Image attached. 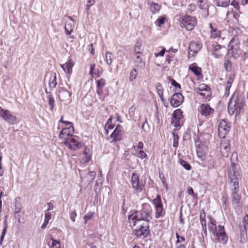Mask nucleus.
Masks as SVG:
<instances>
[{"instance_id": "nucleus-1", "label": "nucleus", "mask_w": 248, "mask_h": 248, "mask_svg": "<svg viewBox=\"0 0 248 248\" xmlns=\"http://www.w3.org/2000/svg\"><path fill=\"white\" fill-rule=\"evenodd\" d=\"M151 218V212L144 210L137 211L128 216L129 223L137 237L147 236L150 232L149 222Z\"/></svg>"}, {"instance_id": "nucleus-2", "label": "nucleus", "mask_w": 248, "mask_h": 248, "mask_svg": "<svg viewBox=\"0 0 248 248\" xmlns=\"http://www.w3.org/2000/svg\"><path fill=\"white\" fill-rule=\"evenodd\" d=\"M245 105L244 96L238 95L237 93H234L228 103L229 113L232 115L235 112L236 114H239Z\"/></svg>"}, {"instance_id": "nucleus-3", "label": "nucleus", "mask_w": 248, "mask_h": 248, "mask_svg": "<svg viewBox=\"0 0 248 248\" xmlns=\"http://www.w3.org/2000/svg\"><path fill=\"white\" fill-rule=\"evenodd\" d=\"M237 157V154L236 152H233L232 154L231 157V165L230 168L228 170V176L229 180L232 185L235 183L238 184V180L241 178V172L239 166L236 165L233 160V158H236Z\"/></svg>"}, {"instance_id": "nucleus-4", "label": "nucleus", "mask_w": 248, "mask_h": 248, "mask_svg": "<svg viewBox=\"0 0 248 248\" xmlns=\"http://www.w3.org/2000/svg\"><path fill=\"white\" fill-rule=\"evenodd\" d=\"M228 54L234 59L239 57L240 53V40L238 36L232 37L229 42L228 48Z\"/></svg>"}, {"instance_id": "nucleus-5", "label": "nucleus", "mask_w": 248, "mask_h": 248, "mask_svg": "<svg viewBox=\"0 0 248 248\" xmlns=\"http://www.w3.org/2000/svg\"><path fill=\"white\" fill-rule=\"evenodd\" d=\"M197 24V19L195 17L185 16L181 20V25L187 31L192 30Z\"/></svg>"}, {"instance_id": "nucleus-6", "label": "nucleus", "mask_w": 248, "mask_h": 248, "mask_svg": "<svg viewBox=\"0 0 248 248\" xmlns=\"http://www.w3.org/2000/svg\"><path fill=\"white\" fill-rule=\"evenodd\" d=\"M232 190V200L234 208L236 209L239 207V202L241 199V196L238 194L239 191V184L235 183L231 186Z\"/></svg>"}, {"instance_id": "nucleus-7", "label": "nucleus", "mask_w": 248, "mask_h": 248, "mask_svg": "<svg viewBox=\"0 0 248 248\" xmlns=\"http://www.w3.org/2000/svg\"><path fill=\"white\" fill-rule=\"evenodd\" d=\"M153 203L155 206V217L159 218L162 217L164 214L163 205L159 195H157L156 197L153 200Z\"/></svg>"}, {"instance_id": "nucleus-8", "label": "nucleus", "mask_w": 248, "mask_h": 248, "mask_svg": "<svg viewBox=\"0 0 248 248\" xmlns=\"http://www.w3.org/2000/svg\"><path fill=\"white\" fill-rule=\"evenodd\" d=\"M218 232V233H215V235L213 236L215 237V240L221 244H226L228 241V237L225 232L224 226L219 225Z\"/></svg>"}, {"instance_id": "nucleus-9", "label": "nucleus", "mask_w": 248, "mask_h": 248, "mask_svg": "<svg viewBox=\"0 0 248 248\" xmlns=\"http://www.w3.org/2000/svg\"><path fill=\"white\" fill-rule=\"evenodd\" d=\"M64 144L68 148L73 150L79 149L82 146V143L76 140L73 136L66 138Z\"/></svg>"}, {"instance_id": "nucleus-10", "label": "nucleus", "mask_w": 248, "mask_h": 248, "mask_svg": "<svg viewBox=\"0 0 248 248\" xmlns=\"http://www.w3.org/2000/svg\"><path fill=\"white\" fill-rule=\"evenodd\" d=\"M0 116L8 123L17 122L16 117L12 115L8 110L3 109L0 107Z\"/></svg>"}, {"instance_id": "nucleus-11", "label": "nucleus", "mask_w": 248, "mask_h": 248, "mask_svg": "<svg viewBox=\"0 0 248 248\" xmlns=\"http://www.w3.org/2000/svg\"><path fill=\"white\" fill-rule=\"evenodd\" d=\"M213 51L212 53L216 59L221 58L225 54L226 48L225 46H222L218 44L212 45Z\"/></svg>"}, {"instance_id": "nucleus-12", "label": "nucleus", "mask_w": 248, "mask_h": 248, "mask_svg": "<svg viewBox=\"0 0 248 248\" xmlns=\"http://www.w3.org/2000/svg\"><path fill=\"white\" fill-rule=\"evenodd\" d=\"M183 95L179 93H174L170 100L171 106L174 108L180 106L184 101Z\"/></svg>"}, {"instance_id": "nucleus-13", "label": "nucleus", "mask_w": 248, "mask_h": 248, "mask_svg": "<svg viewBox=\"0 0 248 248\" xmlns=\"http://www.w3.org/2000/svg\"><path fill=\"white\" fill-rule=\"evenodd\" d=\"M198 110L202 116L206 117L210 116L214 112V109L208 104H202Z\"/></svg>"}, {"instance_id": "nucleus-14", "label": "nucleus", "mask_w": 248, "mask_h": 248, "mask_svg": "<svg viewBox=\"0 0 248 248\" xmlns=\"http://www.w3.org/2000/svg\"><path fill=\"white\" fill-rule=\"evenodd\" d=\"M220 144V151L222 155L227 157L230 151L229 141L226 139H223L221 140Z\"/></svg>"}, {"instance_id": "nucleus-15", "label": "nucleus", "mask_w": 248, "mask_h": 248, "mask_svg": "<svg viewBox=\"0 0 248 248\" xmlns=\"http://www.w3.org/2000/svg\"><path fill=\"white\" fill-rule=\"evenodd\" d=\"M201 48V46L200 44L195 42H190L188 47V58L194 56Z\"/></svg>"}, {"instance_id": "nucleus-16", "label": "nucleus", "mask_w": 248, "mask_h": 248, "mask_svg": "<svg viewBox=\"0 0 248 248\" xmlns=\"http://www.w3.org/2000/svg\"><path fill=\"white\" fill-rule=\"evenodd\" d=\"M74 129L73 125H70L68 127L63 128L60 134V137L63 139L65 140L66 138L73 136L72 134L74 133Z\"/></svg>"}, {"instance_id": "nucleus-17", "label": "nucleus", "mask_w": 248, "mask_h": 248, "mask_svg": "<svg viewBox=\"0 0 248 248\" xmlns=\"http://www.w3.org/2000/svg\"><path fill=\"white\" fill-rule=\"evenodd\" d=\"M131 183L133 187L138 192H140L143 189V186L139 184V176L135 173H133L131 176Z\"/></svg>"}, {"instance_id": "nucleus-18", "label": "nucleus", "mask_w": 248, "mask_h": 248, "mask_svg": "<svg viewBox=\"0 0 248 248\" xmlns=\"http://www.w3.org/2000/svg\"><path fill=\"white\" fill-rule=\"evenodd\" d=\"M89 66V75L93 78H96L101 76L102 73V70H100L98 68H95L96 65L95 63H91L90 64Z\"/></svg>"}, {"instance_id": "nucleus-19", "label": "nucleus", "mask_w": 248, "mask_h": 248, "mask_svg": "<svg viewBox=\"0 0 248 248\" xmlns=\"http://www.w3.org/2000/svg\"><path fill=\"white\" fill-rule=\"evenodd\" d=\"M122 137L121 125H117L115 130L111 134L110 137L113 140L119 141L121 140Z\"/></svg>"}, {"instance_id": "nucleus-20", "label": "nucleus", "mask_w": 248, "mask_h": 248, "mask_svg": "<svg viewBox=\"0 0 248 248\" xmlns=\"http://www.w3.org/2000/svg\"><path fill=\"white\" fill-rule=\"evenodd\" d=\"M182 116V111L180 109H176L173 113L171 124H180Z\"/></svg>"}, {"instance_id": "nucleus-21", "label": "nucleus", "mask_w": 248, "mask_h": 248, "mask_svg": "<svg viewBox=\"0 0 248 248\" xmlns=\"http://www.w3.org/2000/svg\"><path fill=\"white\" fill-rule=\"evenodd\" d=\"M230 125H219L218 128V136L220 138H224L230 131Z\"/></svg>"}, {"instance_id": "nucleus-22", "label": "nucleus", "mask_w": 248, "mask_h": 248, "mask_svg": "<svg viewBox=\"0 0 248 248\" xmlns=\"http://www.w3.org/2000/svg\"><path fill=\"white\" fill-rule=\"evenodd\" d=\"M210 222L208 224V230L212 234L213 236L215 235V233H218L219 229V225L217 226L215 224L216 221L210 218Z\"/></svg>"}, {"instance_id": "nucleus-23", "label": "nucleus", "mask_w": 248, "mask_h": 248, "mask_svg": "<svg viewBox=\"0 0 248 248\" xmlns=\"http://www.w3.org/2000/svg\"><path fill=\"white\" fill-rule=\"evenodd\" d=\"M74 63L72 60L70 59L64 64H61V67L65 73L71 74L72 72V67Z\"/></svg>"}, {"instance_id": "nucleus-24", "label": "nucleus", "mask_w": 248, "mask_h": 248, "mask_svg": "<svg viewBox=\"0 0 248 248\" xmlns=\"http://www.w3.org/2000/svg\"><path fill=\"white\" fill-rule=\"evenodd\" d=\"M90 149L86 147L83 155V156L80 159V162L84 164L89 161L91 159Z\"/></svg>"}, {"instance_id": "nucleus-25", "label": "nucleus", "mask_w": 248, "mask_h": 248, "mask_svg": "<svg viewBox=\"0 0 248 248\" xmlns=\"http://www.w3.org/2000/svg\"><path fill=\"white\" fill-rule=\"evenodd\" d=\"M188 69L191 71L196 76L199 77L202 75V69L198 67L195 62L189 65Z\"/></svg>"}, {"instance_id": "nucleus-26", "label": "nucleus", "mask_w": 248, "mask_h": 248, "mask_svg": "<svg viewBox=\"0 0 248 248\" xmlns=\"http://www.w3.org/2000/svg\"><path fill=\"white\" fill-rule=\"evenodd\" d=\"M141 54H135L133 57V60L136 63L137 66L143 67L145 65V63L143 62L142 58L140 56Z\"/></svg>"}, {"instance_id": "nucleus-27", "label": "nucleus", "mask_w": 248, "mask_h": 248, "mask_svg": "<svg viewBox=\"0 0 248 248\" xmlns=\"http://www.w3.org/2000/svg\"><path fill=\"white\" fill-rule=\"evenodd\" d=\"M209 27L211 29V37L213 39L219 37L221 33L220 31L216 28H214L212 23L210 24Z\"/></svg>"}, {"instance_id": "nucleus-28", "label": "nucleus", "mask_w": 248, "mask_h": 248, "mask_svg": "<svg viewBox=\"0 0 248 248\" xmlns=\"http://www.w3.org/2000/svg\"><path fill=\"white\" fill-rule=\"evenodd\" d=\"M56 73H54L51 74L48 83L49 86L50 88L53 89L57 85V82L56 81Z\"/></svg>"}, {"instance_id": "nucleus-29", "label": "nucleus", "mask_w": 248, "mask_h": 248, "mask_svg": "<svg viewBox=\"0 0 248 248\" xmlns=\"http://www.w3.org/2000/svg\"><path fill=\"white\" fill-rule=\"evenodd\" d=\"M200 8L206 12L208 15V5L207 0H197Z\"/></svg>"}, {"instance_id": "nucleus-30", "label": "nucleus", "mask_w": 248, "mask_h": 248, "mask_svg": "<svg viewBox=\"0 0 248 248\" xmlns=\"http://www.w3.org/2000/svg\"><path fill=\"white\" fill-rule=\"evenodd\" d=\"M205 213L203 212L202 214H201L200 215V220L202 225V229L204 232V233L206 235H207V229H206V220L205 219Z\"/></svg>"}, {"instance_id": "nucleus-31", "label": "nucleus", "mask_w": 248, "mask_h": 248, "mask_svg": "<svg viewBox=\"0 0 248 248\" xmlns=\"http://www.w3.org/2000/svg\"><path fill=\"white\" fill-rule=\"evenodd\" d=\"M216 4L217 6L226 7L230 3V0H215Z\"/></svg>"}, {"instance_id": "nucleus-32", "label": "nucleus", "mask_w": 248, "mask_h": 248, "mask_svg": "<svg viewBox=\"0 0 248 248\" xmlns=\"http://www.w3.org/2000/svg\"><path fill=\"white\" fill-rule=\"evenodd\" d=\"M197 156L202 161L206 159V152L199 147L197 150Z\"/></svg>"}, {"instance_id": "nucleus-33", "label": "nucleus", "mask_w": 248, "mask_h": 248, "mask_svg": "<svg viewBox=\"0 0 248 248\" xmlns=\"http://www.w3.org/2000/svg\"><path fill=\"white\" fill-rule=\"evenodd\" d=\"M160 8V6L158 3L153 2L150 5V10L152 13L155 14L158 12Z\"/></svg>"}, {"instance_id": "nucleus-34", "label": "nucleus", "mask_w": 248, "mask_h": 248, "mask_svg": "<svg viewBox=\"0 0 248 248\" xmlns=\"http://www.w3.org/2000/svg\"><path fill=\"white\" fill-rule=\"evenodd\" d=\"M50 240H51L52 242L51 244L49 245V247L50 248H61V244L60 242L54 239L53 237L50 236Z\"/></svg>"}, {"instance_id": "nucleus-35", "label": "nucleus", "mask_w": 248, "mask_h": 248, "mask_svg": "<svg viewBox=\"0 0 248 248\" xmlns=\"http://www.w3.org/2000/svg\"><path fill=\"white\" fill-rule=\"evenodd\" d=\"M106 60L108 65L112 63L113 56L112 53L107 51L105 53Z\"/></svg>"}, {"instance_id": "nucleus-36", "label": "nucleus", "mask_w": 248, "mask_h": 248, "mask_svg": "<svg viewBox=\"0 0 248 248\" xmlns=\"http://www.w3.org/2000/svg\"><path fill=\"white\" fill-rule=\"evenodd\" d=\"M207 91H210V88L206 85L204 84H202L200 85L199 87L197 89V93H200V92H207Z\"/></svg>"}, {"instance_id": "nucleus-37", "label": "nucleus", "mask_w": 248, "mask_h": 248, "mask_svg": "<svg viewBox=\"0 0 248 248\" xmlns=\"http://www.w3.org/2000/svg\"><path fill=\"white\" fill-rule=\"evenodd\" d=\"M4 228H3V230H2V233H1V236H0V243L3 241L5 235L6 233V232H7V227H8V224H7V220L6 219H5V220L4 221Z\"/></svg>"}, {"instance_id": "nucleus-38", "label": "nucleus", "mask_w": 248, "mask_h": 248, "mask_svg": "<svg viewBox=\"0 0 248 248\" xmlns=\"http://www.w3.org/2000/svg\"><path fill=\"white\" fill-rule=\"evenodd\" d=\"M137 75H138V71H137V70H136V68H133L131 70V72L130 73L129 80L130 81H133L137 78Z\"/></svg>"}, {"instance_id": "nucleus-39", "label": "nucleus", "mask_w": 248, "mask_h": 248, "mask_svg": "<svg viewBox=\"0 0 248 248\" xmlns=\"http://www.w3.org/2000/svg\"><path fill=\"white\" fill-rule=\"evenodd\" d=\"M198 93L201 96H203V97L206 100H209L211 98V93L210 91H207V92H200Z\"/></svg>"}, {"instance_id": "nucleus-40", "label": "nucleus", "mask_w": 248, "mask_h": 248, "mask_svg": "<svg viewBox=\"0 0 248 248\" xmlns=\"http://www.w3.org/2000/svg\"><path fill=\"white\" fill-rule=\"evenodd\" d=\"M141 43L140 42H137L136 44H135V47H134V52L135 54H141Z\"/></svg>"}, {"instance_id": "nucleus-41", "label": "nucleus", "mask_w": 248, "mask_h": 248, "mask_svg": "<svg viewBox=\"0 0 248 248\" xmlns=\"http://www.w3.org/2000/svg\"><path fill=\"white\" fill-rule=\"evenodd\" d=\"M48 98L49 105L50 106V109L52 110L54 108L55 106V100L51 94H49L48 95Z\"/></svg>"}, {"instance_id": "nucleus-42", "label": "nucleus", "mask_w": 248, "mask_h": 248, "mask_svg": "<svg viewBox=\"0 0 248 248\" xmlns=\"http://www.w3.org/2000/svg\"><path fill=\"white\" fill-rule=\"evenodd\" d=\"M64 29L65 32L67 35L70 34L73 31L72 26L70 23H66L65 25Z\"/></svg>"}, {"instance_id": "nucleus-43", "label": "nucleus", "mask_w": 248, "mask_h": 248, "mask_svg": "<svg viewBox=\"0 0 248 248\" xmlns=\"http://www.w3.org/2000/svg\"><path fill=\"white\" fill-rule=\"evenodd\" d=\"M156 89L159 96L163 95V89L160 83H158L156 84Z\"/></svg>"}, {"instance_id": "nucleus-44", "label": "nucleus", "mask_w": 248, "mask_h": 248, "mask_svg": "<svg viewBox=\"0 0 248 248\" xmlns=\"http://www.w3.org/2000/svg\"><path fill=\"white\" fill-rule=\"evenodd\" d=\"M232 64L230 61L227 60L225 61L224 66L226 70L230 71L232 69Z\"/></svg>"}, {"instance_id": "nucleus-45", "label": "nucleus", "mask_w": 248, "mask_h": 248, "mask_svg": "<svg viewBox=\"0 0 248 248\" xmlns=\"http://www.w3.org/2000/svg\"><path fill=\"white\" fill-rule=\"evenodd\" d=\"M105 80L103 78H101L96 81L97 88H103L105 85Z\"/></svg>"}, {"instance_id": "nucleus-46", "label": "nucleus", "mask_w": 248, "mask_h": 248, "mask_svg": "<svg viewBox=\"0 0 248 248\" xmlns=\"http://www.w3.org/2000/svg\"><path fill=\"white\" fill-rule=\"evenodd\" d=\"M165 22V17L163 16L159 17L155 22V24L156 26L161 27Z\"/></svg>"}, {"instance_id": "nucleus-47", "label": "nucleus", "mask_w": 248, "mask_h": 248, "mask_svg": "<svg viewBox=\"0 0 248 248\" xmlns=\"http://www.w3.org/2000/svg\"><path fill=\"white\" fill-rule=\"evenodd\" d=\"M137 156L141 159L147 158V154L142 150H139L137 153Z\"/></svg>"}, {"instance_id": "nucleus-48", "label": "nucleus", "mask_w": 248, "mask_h": 248, "mask_svg": "<svg viewBox=\"0 0 248 248\" xmlns=\"http://www.w3.org/2000/svg\"><path fill=\"white\" fill-rule=\"evenodd\" d=\"M180 163L181 165L184 168H185V169H186V170H190L191 166L189 164H188V163L186 161L183 160H181L180 161Z\"/></svg>"}, {"instance_id": "nucleus-49", "label": "nucleus", "mask_w": 248, "mask_h": 248, "mask_svg": "<svg viewBox=\"0 0 248 248\" xmlns=\"http://www.w3.org/2000/svg\"><path fill=\"white\" fill-rule=\"evenodd\" d=\"M231 5L236 10H239L240 8L239 2L238 0H233Z\"/></svg>"}, {"instance_id": "nucleus-50", "label": "nucleus", "mask_w": 248, "mask_h": 248, "mask_svg": "<svg viewBox=\"0 0 248 248\" xmlns=\"http://www.w3.org/2000/svg\"><path fill=\"white\" fill-rule=\"evenodd\" d=\"M235 78V75H232L228 78L226 83L227 86H232V85L234 81Z\"/></svg>"}, {"instance_id": "nucleus-51", "label": "nucleus", "mask_w": 248, "mask_h": 248, "mask_svg": "<svg viewBox=\"0 0 248 248\" xmlns=\"http://www.w3.org/2000/svg\"><path fill=\"white\" fill-rule=\"evenodd\" d=\"M113 122L114 123H122V121L121 120V117L117 114L115 113L114 116H113Z\"/></svg>"}, {"instance_id": "nucleus-52", "label": "nucleus", "mask_w": 248, "mask_h": 248, "mask_svg": "<svg viewBox=\"0 0 248 248\" xmlns=\"http://www.w3.org/2000/svg\"><path fill=\"white\" fill-rule=\"evenodd\" d=\"M51 218V214L49 212H46L45 214V221L46 223H48Z\"/></svg>"}, {"instance_id": "nucleus-53", "label": "nucleus", "mask_w": 248, "mask_h": 248, "mask_svg": "<svg viewBox=\"0 0 248 248\" xmlns=\"http://www.w3.org/2000/svg\"><path fill=\"white\" fill-rule=\"evenodd\" d=\"M93 217V213H88V214L84 216V219H85V223L86 224L87 223V221L90 219H91L92 217Z\"/></svg>"}, {"instance_id": "nucleus-54", "label": "nucleus", "mask_w": 248, "mask_h": 248, "mask_svg": "<svg viewBox=\"0 0 248 248\" xmlns=\"http://www.w3.org/2000/svg\"><path fill=\"white\" fill-rule=\"evenodd\" d=\"M136 110V108L134 106H132L129 109V115L132 117H134L135 114V111Z\"/></svg>"}, {"instance_id": "nucleus-55", "label": "nucleus", "mask_w": 248, "mask_h": 248, "mask_svg": "<svg viewBox=\"0 0 248 248\" xmlns=\"http://www.w3.org/2000/svg\"><path fill=\"white\" fill-rule=\"evenodd\" d=\"M77 216V213L75 210L72 211L70 213V219L73 222L75 221V218Z\"/></svg>"}, {"instance_id": "nucleus-56", "label": "nucleus", "mask_w": 248, "mask_h": 248, "mask_svg": "<svg viewBox=\"0 0 248 248\" xmlns=\"http://www.w3.org/2000/svg\"><path fill=\"white\" fill-rule=\"evenodd\" d=\"M94 3V0H87V2L86 4L87 6V10H88L90 9V7L93 5Z\"/></svg>"}, {"instance_id": "nucleus-57", "label": "nucleus", "mask_w": 248, "mask_h": 248, "mask_svg": "<svg viewBox=\"0 0 248 248\" xmlns=\"http://www.w3.org/2000/svg\"><path fill=\"white\" fill-rule=\"evenodd\" d=\"M115 125H105L104 129L106 132V133L108 134V133L109 129H112Z\"/></svg>"}, {"instance_id": "nucleus-58", "label": "nucleus", "mask_w": 248, "mask_h": 248, "mask_svg": "<svg viewBox=\"0 0 248 248\" xmlns=\"http://www.w3.org/2000/svg\"><path fill=\"white\" fill-rule=\"evenodd\" d=\"M171 85L175 87L176 88H178L179 89H181V86L180 84L177 83L174 79H172L171 81Z\"/></svg>"}, {"instance_id": "nucleus-59", "label": "nucleus", "mask_w": 248, "mask_h": 248, "mask_svg": "<svg viewBox=\"0 0 248 248\" xmlns=\"http://www.w3.org/2000/svg\"><path fill=\"white\" fill-rule=\"evenodd\" d=\"M141 128L146 132H149L150 129V125H142Z\"/></svg>"}, {"instance_id": "nucleus-60", "label": "nucleus", "mask_w": 248, "mask_h": 248, "mask_svg": "<svg viewBox=\"0 0 248 248\" xmlns=\"http://www.w3.org/2000/svg\"><path fill=\"white\" fill-rule=\"evenodd\" d=\"M187 193L189 195L193 196V197L195 196V194H194L193 189L191 187H190V186L188 187Z\"/></svg>"}, {"instance_id": "nucleus-61", "label": "nucleus", "mask_w": 248, "mask_h": 248, "mask_svg": "<svg viewBox=\"0 0 248 248\" xmlns=\"http://www.w3.org/2000/svg\"><path fill=\"white\" fill-rule=\"evenodd\" d=\"M176 238L177 239V243H180L182 241H184L185 240V239L184 237L180 236L178 234L176 233Z\"/></svg>"}, {"instance_id": "nucleus-62", "label": "nucleus", "mask_w": 248, "mask_h": 248, "mask_svg": "<svg viewBox=\"0 0 248 248\" xmlns=\"http://www.w3.org/2000/svg\"><path fill=\"white\" fill-rule=\"evenodd\" d=\"M143 147V144L141 141H140L138 143V146L137 147V151L138 150H142Z\"/></svg>"}, {"instance_id": "nucleus-63", "label": "nucleus", "mask_w": 248, "mask_h": 248, "mask_svg": "<svg viewBox=\"0 0 248 248\" xmlns=\"http://www.w3.org/2000/svg\"><path fill=\"white\" fill-rule=\"evenodd\" d=\"M47 205L48 206V208L47 209V212H48L49 211L53 209V207H54L53 205L51 202H48L47 203Z\"/></svg>"}, {"instance_id": "nucleus-64", "label": "nucleus", "mask_w": 248, "mask_h": 248, "mask_svg": "<svg viewBox=\"0 0 248 248\" xmlns=\"http://www.w3.org/2000/svg\"><path fill=\"white\" fill-rule=\"evenodd\" d=\"M243 57L244 60H248V51L244 52Z\"/></svg>"}]
</instances>
